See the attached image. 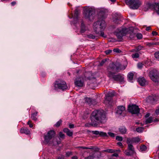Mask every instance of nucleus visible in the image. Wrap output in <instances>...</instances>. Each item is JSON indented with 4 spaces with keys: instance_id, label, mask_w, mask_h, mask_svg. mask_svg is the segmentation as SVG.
<instances>
[{
    "instance_id": "f257e3e1",
    "label": "nucleus",
    "mask_w": 159,
    "mask_h": 159,
    "mask_svg": "<svg viewBox=\"0 0 159 159\" xmlns=\"http://www.w3.org/2000/svg\"><path fill=\"white\" fill-rule=\"evenodd\" d=\"M90 124L94 127H97L98 123H104L106 120V115L103 110H96L93 112L91 116Z\"/></svg>"
},
{
    "instance_id": "f03ea898",
    "label": "nucleus",
    "mask_w": 159,
    "mask_h": 159,
    "mask_svg": "<svg viewBox=\"0 0 159 159\" xmlns=\"http://www.w3.org/2000/svg\"><path fill=\"white\" fill-rule=\"evenodd\" d=\"M93 29L95 33L98 35L103 37L104 36L103 30L106 27L105 22L103 20H100L94 22L93 24Z\"/></svg>"
},
{
    "instance_id": "7ed1b4c3",
    "label": "nucleus",
    "mask_w": 159,
    "mask_h": 159,
    "mask_svg": "<svg viewBox=\"0 0 159 159\" xmlns=\"http://www.w3.org/2000/svg\"><path fill=\"white\" fill-rule=\"evenodd\" d=\"M130 33L129 28L121 27L115 31V34L118 39H121L123 36Z\"/></svg>"
},
{
    "instance_id": "20e7f679",
    "label": "nucleus",
    "mask_w": 159,
    "mask_h": 159,
    "mask_svg": "<svg viewBox=\"0 0 159 159\" xmlns=\"http://www.w3.org/2000/svg\"><path fill=\"white\" fill-rule=\"evenodd\" d=\"M84 14L85 18L89 20L93 19L95 13L94 10L91 7H86L84 10Z\"/></svg>"
},
{
    "instance_id": "39448f33",
    "label": "nucleus",
    "mask_w": 159,
    "mask_h": 159,
    "mask_svg": "<svg viewBox=\"0 0 159 159\" xmlns=\"http://www.w3.org/2000/svg\"><path fill=\"white\" fill-rule=\"evenodd\" d=\"M125 1L126 4L133 9H138L142 4L139 0H125Z\"/></svg>"
},
{
    "instance_id": "423d86ee",
    "label": "nucleus",
    "mask_w": 159,
    "mask_h": 159,
    "mask_svg": "<svg viewBox=\"0 0 159 159\" xmlns=\"http://www.w3.org/2000/svg\"><path fill=\"white\" fill-rule=\"evenodd\" d=\"M54 87L55 90L58 89L64 90L67 88L66 82L63 81L58 80L54 83Z\"/></svg>"
},
{
    "instance_id": "0eeeda50",
    "label": "nucleus",
    "mask_w": 159,
    "mask_h": 159,
    "mask_svg": "<svg viewBox=\"0 0 159 159\" xmlns=\"http://www.w3.org/2000/svg\"><path fill=\"white\" fill-rule=\"evenodd\" d=\"M108 76L114 80L118 81L121 83H123L124 82V75L120 74L115 75L114 73H109L108 75Z\"/></svg>"
},
{
    "instance_id": "6e6552de",
    "label": "nucleus",
    "mask_w": 159,
    "mask_h": 159,
    "mask_svg": "<svg viewBox=\"0 0 159 159\" xmlns=\"http://www.w3.org/2000/svg\"><path fill=\"white\" fill-rule=\"evenodd\" d=\"M149 76L151 80L155 82H159V73L156 70H151L149 73Z\"/></svg>"
},
{
    "instance_id": "1a4fd4ad",
    "label": "nucleus",
    "mask_w": 159,
    "mask_h": 159,
    "mask_svg": "<svg viewBox=\"0 0 159 159\" xmlns=\"http://www.w3.org/2000/svg\"><path fill=\"white\" fill-rule=\"evenodd\" d=\"M55 132L53 130H50L49 131L46 135H44V141L47 143L49 142L51 140L55 135Z\"/></svg>"
},
{
    "instance_id": "9d476101",
    "label": "nucleus",
    "mask_w": 159,
    "mask_h": 159,
    "mask_svg": "<svg viewBox=\"0 0 159 159\" xmlns=\"http://www.w3.org/2000/svg\"><path fill=\"white\" fill-rule=\"evenodd\" d=\"M128 110L132 114H138L139 112V107L135 105H129Z\"/></svg>"
},
{
    "instance_id": "9b49d317",
    "label": "nucleus",
    "mask_w": 159,
    "mask_h": 159,
    "mask_svg": "<svg viewBox=\"0 0 159 159\" xmlns=\"http://www.w3.org/2000/svg\"><path fill=\"white\" fill-rule=\"evenodd\" d=\"M140 141V139L138 137L132 138H128L127 139L126 143H127L132 144L134 143H138Z\"/></svg>"
},
{
    "instance_id": "f8f14e48",
    "label": "nucleus",
    "mask_w": 159,
    "mask_h": 159,
    "mask_svg": "<svg viewBox=\"0 0 159 159\" xmlns=\"http://www.w3.org/2000/svg\"><path fill=\"white\" fill-rule=\"evenodd\" d=\"M116 67H117V64L116 65L113 63H110L107 68L108 71L107 75H108L110 72L113 73L112 72V71H116Z\"/></svg>"
},
{
    "instance_id": "ddd939ff",
    "label": "nucleus",
    "mask_w": 159,
    "mask_h": 159,
    "mask_svg": "<svg viewBox=\"0 0 159 159\" xmlns=\"http://www.w3.org/2000/svg\"><path fill=\"white\" fill-rule=\"evenodd\" d=\"M127 66V64L125 65H122L121 64H117V67L116 68V71L117 72L119 71L120 70H125Z\"/></svg>"
},
{
    "instance_id": "4468645a",
    "label": "nucleus",
    "mask_w": 159,
    "mask_h": 159,
    "mask_svg": "<svg viewBox=\"0 0 159 159\" xmlns=\"http://www.w3.org/2000/svg\"><path fill=\"white\" fill-rule=\"evenodd\" d=\"M125 107L123 106H120L118 107L116 113L120 115L125 111Z\"/></svg>"
},
{
    "instance_id": "2eb2a0df",
    "label": "nucleus",
    "mask_w": 159,
    "mask_h": 159,
    "mask_svg": "<svg viewBox=\"0 0 159 159\" xmlns=\"http://www.w3.org/2000/svg\"><path fill=\"white\" fill-rule=\"evenodd\" d=\"M138 81L139 84L142 86H144L145 85L146 81L143 77L139 78L138 79Z\"/></svg>"
},
{
    "instance_id": "dca6fc26",
    "label": "nucleus",
    "mask_w": 159,
    "mask_h": 159,
    "mask_svg": "<svg viewBox=\"0 0 159 159\" xmlns=\"http://www.w3.org/2000/svg\"><path fill=\"white\" fill-rule=\"evenodd\" d=\"M116 17H113V21L114 23L116 24H120L121 21V19L120 17L118 16L117 15L115 16Z\"/></svg>"
},
{
    "instance_id": "f3484780",
    "label": "nucleus",
    "mask_w": 159,
    "mask_h": 159,
    "mask_svg": "<svg viewBox=\"0 0 159 159\" xmlns=\"http://www.w3.org/2000/svg\"><path fill=\"white\" fill-rule=\"evenodd\" d=\"M63 131L66 133L67 135L70 137L72 136L73 134L72 131H70L69 129L66 128H64L63 129Z\"/></svg>"
},
{
    "instance_id": "a211bd4d",
    "label": "nucleus",
    "mask_w": 159,
    "mask_h": 159,
    "mask_svg": "<svg viewBox=\"0 0 159 159\" xmlns=\"http://www.w3.org/2000/svg\"><path fill=\"white\" fill-rule=\"evenodd\" d=\"M20 132L21 133H24L27 134H29L30 133L29 130L26 128H21L20 130Z\"/></svg>"
},
{
    "instance_id": "6ab92c4d",
    "label": "nucleus",
    "mask_w": 159,
    "mask_h": 159,
    "mask_svg": "<svg viewBox=\"0 0 159 159\" xmlns=\"http://www.w3.org/2000/svg\"><path fill=\"white\" fill-rule=\"evenodd\" d=\"M119 131L121 134H125L127 132V129L125 127L121 126L119 128Z\"/></svg>"
},
{
    "instance_id": "aec40b11",
    "label": "nucleus",
    "mask_w": 159,
    "mask_h": 159,
    "mask_svg": "<svg viewBox=\"0 0 159 159\" xmlns=\"http://www.w3.org/2000/svg\"><path fill=\"white\" fill-rule=\"evenodd\" d=\"M75 84L79 87H82L83 85V82L81 80H78L75 82Z\"/></svg>"
},
{
    "instance_id": "412c9836",
    "label": "nucleus",
    "mask_w": 159,
    "mask_h": 159,
    "mask_svg": "<svg viewBox=\"0 0 159 159\" xmlns=\"http://www.w3.org/2000/svg\"><path fill=\"white\" fill-rule=\"evenodd\" d=\"M151 4L150 3H147L144 6L143 9L144 11H147L149 9L151 8Z\"/></svg>"
},
{
    "instance_id": "4be33fe9",
    "label": "nucleus",
    "mask_w": 159,
    "mask_h": 159,
    "mask_svg": "<svg viewBox=\"0 0 159 159\" xmlns=\"http://www.w3.org/2000/svg\"><path fill=\"white\" fill-rule=\"evenodd\" d=\"M128 144V149L129 150L131 151L135 152L134 148L133 145L130 143H127Z\"/></svg>"
},
{
    "instance_id": "5701e85b",
    "label": "nucleus",
    "mask_w": 159,
    "mask_h": 159,
    "mask_svg": "<svg viewBox=\"0 0 159 159\" xmlns=\"http://www.w3.org/2000/svg\"><path fill=\"white\" fill-rule=\"evenodd\" d=\"M80 28V32L81 33H84L85 31L86 27L83 22H81Z\"/></svg>"
},
{
    "instance_id": "b1692460",
    "label": "nucleus",
    "mask_w": 159,
    "mask_h": 159,
    "mask_svg": "<svg viewBox=\"0 0 159 159\" xmlns=\"http://www.w3.org/2000/svg\"><path fill=\"white\" fill-rule=\"evenodd\" d=\"M124 152L125 155L127 156H132L135 153L133 152H131V151L129 150L128 149L125 150Z\"/></svg>"
},
{
    "instance_id": "393cba45",
    "label": "nucleus",
    "mask_w": 159,
    "mask_h": 159,
    "mask_svg": "<svg viewBox=\"0 0 159 159\" xmlns=\"http://www.w3.org/2000/svg\"><path fill=\"white\" fill-rule=\"evenodd\" d=\"M134 76V74L132 72H129L128 75L127 77L128 80L130 81H131L133 79Z\"/></svg>"
},
{
    "instance_id": "a878e982",
    "label": "nucleus",
    "mask_w": 159,
    "mask_h": 159,
    "mask_svg": "<svg viewBox=\"0 0 159 159\" xmlns=\"http://www.w3.org/2000/svg\"><path fill=\"white\" fill-rule=\"evenodd\" d=\"M79 14V11L77 9H76L75 11V13L73 17L74 19H77Z\"/></svg>"
},
{
    "instance_id": "bb28decb",
    "label": "nucleus",
    "mask_w": 159,
    "mask_h": 159,
    "mask_svg": "<svg viewBox=\"0 0 159 159\" xmlns=\"http://www.w3.org/2000/svg\"><path fill=\"white\" fill-rule=\"evenodd\" d=\"M94 101L90 98H85V101L89 104H93Z\"/></svg>"
},
{
    "instance_id": "cd10ccee",
    "label": "nucleus",
    "mask_w": 159,
    "mask_h": 159,
    "mask_svg": "<svg viewBox=\"0 0 159 159\" xmlns=\"http://www.w3.org/2000/svg\"><path fill=\"white\" fill-rule=\"evenodd\" d=\"M135 48L136 50L137 51V52L140 50H143L144 49V47L141 45H139L138 46L136 47Z\"/></svg>"
},
{
    "instance_id": "c85d7f7f",
    "label": "nucleus",
    "mask_w": 159,
    "mask_h": 159,
    "mask_svg": "<svg viewBox=\"0 0 159 159\" xmlns=\"http://www.w3.org/2000/svg\"><path fill=\"white\" fill-rule=\"evenodd\" d=\"M147 149V147L144 145H142L140 146V151L141 152L145 151Z\"/></svg>"
},
{
    "instance_id": "c756f323",
    "label": "nucleus",
    "mask_w": 159,
    "mask_h": 159,
    "mask_svg": "<svg viewBox=\"0 0 159 159\" xmlns=\"http://www.w3.org/2000/svg\"><path fill=\"white\" fill-rule=\"evenodd\" d=\"M154 9L157 11V13L159 14V4L157 3L155 4L154 6Z\"/></svg>"
},
{
    "instance_id": "7c9ffc66",
    "label": "nucleus",
    "mask_w": 159,
    "mask_h": 159,
    "mask_svg": "<svg viewBox=\"0 0 159 159\" xmlns=\"http://www.w3.org/2000/svg\"><path fill=\"white\" fill-rule=\"evenodd\" d=\"M37 112H36L33 113L32 115L31 116V118L32 120H37V118L36 116H37Z\"/></svg>"
},
{
    "instance_id": "2f4dec72",
    "label": "nucleus",
    "mask_w": 159,
    "mask_h": 159,
    "mask_svg": "<svg viewBox=\"0 0 159 159\" xmlns=\"http://www.w3.org/2000/svg\"><path fill=\"white\" fill-rule=\"evenodd\" d=\"M153 121L152 118L150 117L148 118L146 120V124L151 123Z\"/></svg>"
},
{
    "instance_id": "473e14b6",
    "label": "nucleus",
    "mask_w": 159,
    "mask_h": 159,
    "mask_svg": "<svg viewBox=\"0 0 159 159\" xmlns=\"http://www.w3.org/2000/svg\"><path fill=\"white\" fill-rule=\"evenodd\" d=\"M87 37L89 39H97V37L93 35L92 34H90L89 35H88L87 36Z\"/></svg>"
},
{
    "instance_id": "72a5a7b5",
    "label": "nucleus",
    "mask_w": 159,
    "mask_h": 159,
    "mask_svg": "<svg viewBox=\"0 0 159 159\" xmlns=\"http://www.w3.org/2000/svg\"><path fill=\"white\" fill-rule=\"evenodd\" d=\"M103 152H106L109 153H114V151L113 149H107L103 150L102 151Z\"/></svg>"
},
{
    "instance_id": "f704fd0d",
    "label": "nucleus",
    "mask_w": 159,
    "mask_h": 159,
    "mask_svg": "<svg viewBox=\"0 0 159 159\" xmlns=\"http://www.w3.org/2000/svg\"><path fill=\"white\" fill-rule=\"evenodd\" d=\"M150 99L152 101L156 102L158 100V98L156 96L151 97H150Z\"/></svg>"
},
{
    "instance_id": "c9c22d12",
    "label": "nucleus",
    "mask_w": 159,
    "mask_h": 159,
    "mask_svg": "<svg viewBox=\"0 0 159 159\" xmlns=\"http://www.w3.org/2000/svg\"><path fill=\"white\" fill-rule=\"evenodd\" d=\"M132 57L133 58H138L139 57V55L138 53H136L133 54Z\"/></svg>"
},
{
    "instance_id": "e433bc0d",
    "label": "nucleus",
    "mask_w": 159,
    "mask_h": 159,
    "mask_svg": "<svg viewBox=\"0 0 159 159\" xmlns=\"http://www.w3.org/2000/svg\"><path fill=\"white\" fill-rule=\"evenodd\" d=\"M99 135L102 137H106L107 136V134L105 132H99Z\"/></svg>"
},
{
    "instance_id": "4c0bfd02",
    "label": "nucleus",
    "mask_w": 159,
    "mask_h": 159,
    "mask_svg": "<svg viewBox=\"0 0 159 159\" xmlns=\"http://www.w3.org/2000/svg\"><path fill=\"white\" fill-rule=\"evenodd\" d=\"M143 128L142 127H138L136 128V130L138 132L140 133L143 130Z\"/></svg>"
},
{
    "instance_id": "58836bf2",
    "label": "nucleus",
    "mask_w": 159,
    "mask_h": 159,
    "mask_svg": "<svg viewBox=\"0 0 159 159\" xmlns=\"http://www.w3.org/2000/svg\"><path fill=\"white\" fill-rule=\"evenodd\" d=\"M112 99V98L109 96H108L107 95H106V98H105V101H107L109 102H110L111 101Z\"/></svg>"
},
{
    "instance_id": "ea45409f",
    "label": "nucleus",
    "mask_w": 159,
    "mask_h": 159,
    "mask_svg": "<svg viewBox=\"0 0 159 159\" xmlns=\"http://www.w3.org/2000/svg\"><path fill=\"white\" fill-rule=\"evenodd\" d=\"M136 36L138 39H140L142 38V35L140 33L137 34Z\"/></svg>"
},
{
    "instance_id": "a19ab883",
    "label": "nucleus",
    "mask_w": 159,
    "mask_h": 159,
    "mask_svg": "<svg viewBox=\"0 0 159 159\" xmlns=\"http://www.w3.org/2000/svg\"><path fill=\"white\" fill-rule=\"evenodd\" d=\"M113 51L114 52L116 53H120L121 52V51L118 48H116L113 49Z\"/></svg>"
},
{
    "instance_id": "79ce46f5",
    "label": "nucleus",
    "mask_w": 159,
    "mask_h": 159,
    "mask_svg": "<svg viewBox=\"0 0 159 159\" xmlns=\"http://www.w3.org/2000/svg\"><path fill=\"white\" fill-rule=\"evenodd\" d=\"M157 43H150L147 44V45L149 46H152L153 45H157Z\"/></svg>"
},
{
    "instance_id": "37998d69",
    "label": "nucleus",
    "mask_w": 159,
    "mask_h": 159,
    "mask_svg": "<svg viewBox=\"0 0 159 159\" xmlns=\"http://www.w3.org/2000/svg\"><path fill=\"white\" fill-rule=\"evenodd\" d=\"M59 137L62 139H64L65 135L61 132H60L59 133Z\"/></svg>"
},
{
    "instance_id": "c03bdc74",
    "label": "nucleus",
    "mask_w": 159,
    "mask_h": 159,
    "mask_svg": "<svg viewBox=\"0 0 159 159\" xmlns=\"http://www.w3.org/2000/svg\"><path fill=\"white\" fill-rule=\"evenodd\" d=\"M27 124L29 125L30 127V128H32L33 126V124L32 123V121L30 120L28 122Z\"/></svg>"
},
{
    "instance_id": "a18cd8bd",
    "label": "nucleus",
    "mask_w": 159,
    "mask_h": 159,
    "mask_svg": "<svg viewBox=\"0 0 159 159\" xmlns=\"http://www.w3.org/2000/svg\"><path fill=\"white\" fill-rule=\"evenodd\" d=\"M155 57L156 58L159 59V52H156L155 54Z\"/></svg>"
},
{
    "instance_id": "49530a36",
    "label": "nucleus",
    "mask_w": 159,
    "mask_h": 159,
    "mask_svg": "<svg viewBox=\"0 0 159 159\" xmlns=\"http://www.w3.org/2000/svg\"><path fill=\"white\" fill-rule=\"evenodd\" d=\"M116 139L119 141H121L122 140L123 138L121 137L118 136L116 137Z\"/></svg>"
},
{
    "instance_id": "de8ad7c7",
    "label": "nucleus",
    "mask_w": 159,
    "mask_h": 159,
    "mask_svg": "<svg viewBox=\"0 0 159 159\" xmlns=\"http://www.w3.org/2000/svg\"><path fill=\"white\" fill-rule=\"evenodd\" d=\"M61 122L62 121L61 120H59L55 125V126L57 127L59 126L60 125L61 123Z\"/></svg>"
},
{
    "instance_id": "09e8293b",
    "label": "nucleus",
    "mask_w": 159,
    "mask_h": 159,
    "mask_svg": "<svg viewBox=\"0 0 159 159\" xmlns=\"http://www.w3.org/2000/svg\"><path fill=\"white\" fill-rule=\"evenodd\" d=\"M108 134L109 136L111 137H115V134L113 133L108 132Z\"/></svg>"
},
{
    "instance_id": "8fccbe9b",
    "label": "nucleus",
    "mask_w": 159,
    "mask_h": 159,
    "mask_svg": "<svg viewBox=\"0 0 159 159\" xmlns=\"http://www.w3.org/2000/svg\"><path fill=\"white\" fill-rule=\"evenodd\" d=\"M92 133L94 134L98 135L99 134V132L98 131L95 130V131H92Z\"/></svg>"
},
{
    "instance_id": "3c124183",
    "label": "nucleus",
    "mask_w": 159,
    "mask_h": 159,
    "mask_svg": "<svg viewBox=\"0 0 159 159\" xmlns=\"http://www.w3.org/2000/svg\"><path fill=\"white\" fill-rule=\"evenodd\" d=\"M112 50H106L105 51V53L107 54L108 55L110 53H111L112 52Z\"/></svg>"
},
{
    "instance_id": "603ef678",
    "label": "nucleus",
    "mask_w": 159,
    "mask_h": 159,
    "mask_svg": "<svg viewBox=\"0 0 159 159\" xmlns=\"http://www.w3.org/2000/svg\"><path fill=\"white\" fill-rule=\"evenodd\" d=\"M72 155V153L71 152H67L66 153V157H69Z\"/></svg>"
},
{
    "instance_id": "864d4df0",
    "label": "nucleus",
    "mask_w": 159,
    "mask_h": 159,
    "mask_svg": "<svg viewBox=\"0 0 159 159\" xmlns=\"http://www.w3.org/2000/svg\"><path fill=\"white\" fill-rule=\"evenodd\" d=\"M143 66V65L141 63H139L138 64V67L139 68H141Z\"/></svg>"
},
{
    "instance_id": "5fc2aeb1",
    "label": "nucleus",
    "mask_w": 159,
    "mask_h": 159,
    "mask_svg": "<svg viewBox=\"0 0 159 159\" xmlns=\"http://www.w3.org/2000/svg\"><path fill=\"white\" fill-rule=\"evenodd\" d=\"M107 95L111 98L114 96V94L113 93L111 92L109 93Z\"/></svg>"
},
{
    "instance_id": "6e6d98bb",
    "label": "nucleus",
    "mask_w": 159,
    "mask_h": 159,
    "mask_svg": "<svg viewBox=\"0 0 159 159\" xmlns=\"http://www.w3.org/2000/svg\"><path fill=\"white\" fill-rule=\"evenodd\" d=\"M129 52H137V51L136 50V48L134 49H133L131 50H130L129 51Z\"/></svg>"
},
{
    "instance_id": "4d7b16f0",
    "label": "nucleus",
    "mask_w": 159,
    "mask_h": 159,
    "mask_svg": "<svg viewBox=\"0 0 159 159\" xmlns=\"http://www.w3.org/2000/svg\"><path fill=\"white\" fill-rule=\"evenodd\" d=\"M152 34L153 36L157 35L158 34V33L156 31H153L152 32Z\"/></svg>"
},
{
    "instance_id": "13d9d810",
    "label": "nucleus",
    "mask_w": 159,
    "mask_h": 159,
    "mask_svg": "<svg viewBox=\"0 0 159 159\" xmlns=\"http://www.w3.org/2000/svg\"><path fill=\"white\" fill-rule=\"evenodd\" d=\"M106 60L105 59L102 60L100 63L101 66H102L103 65L104 63L105 62Z\"/></svg>"
},
{
    "instance_id": "bf43d9fd",
    "label": "nucleus",
    "mask_w": 159,
    "mask_h": 159,
    "mask_svg": "<svg viewBox=\"0 0 159 159\" xmlns=\"http://www.w3.org/2000/svg\"><path fill=\"white\" fill-rule=\"evenodd\" d=\"M134 34L133 32H132V33L130 35H129V37L131 38L132 39L134 38Z\"/></svg>"
},
{
    "instance_id": "052dcab7",
    "label": "nucleus",
    "mask_w": 159,
    "mask_h": 159,
    "mask_svg": "<svg viewBox=\"0 0 159 159\" xmlns=\"http://www.w3.org/2000/svg\"><path fill=\"white\" fill-rule=\"evenodd\" d=\"M155 113L158 116L159 115V108L156 109Z\"/></svg>"
},
{
    "instance_id": "680f3d73",
    "label": "nucleus",
    "mask_w": 159,
    "mask_h": 159,
    "mask_svg": "<svg viewBox=\"0 0 159 159\" xmlns=\"http://www.w3.org/2000/svg\"><path fill=\"white\" fill-rule=\"evenodd\" d=\"M117 144L119 145V146H120L121 147V148H123V144H122V143H121V142H118L117 143Z\"/></svg>"
},
{
    "instance_id": "e2e57ef3",
    "label": "nucleus",
    "mask_w": 159,
    "mask_h": 159,
    "mask_svg": "<svg viewBox=\"0 0 159 159\" xmlns=\"http://www.w3.org/2000/svg\"><path fill=\"white\" fill-rule=\"evenodd\" d=\"M74 126V125L73 124H70L69 125V127L70 129L73 128Z\"/></svg>"
},
{
    "instance_id": "0e129e2a",
    "label": "nucleus",
    "mask_w": 159,
    "mask_h": 159,
    "mask_svg": "<svg viewBox=\"0 0 159 159\" xmlns=\"http://www.w3.org/2000/svg\"><path fill=\"white\" fill-rule=\"evenodd\" d=\"M112 156L115 157H117L118 156V155L116 153H114L112 154Z\"/></svg>"
},
{
    "instance_id": "69168bd1",
    "label": "nucleus",
    "mask_w": 159,
    "mask_h": 159,
    "mask_svg": "<svg viewBox=\"0 0 159 159\" xmlns=\"http://www.w3.org/2000/svg\"><path fill=\"white\" fill-rule=\"evenodd\" d=\"M11 4L12 6H13L16 4V2L15 1H13L12 2Z\"/></svg>"
},
{
    "instance_id": "338daca9",
    "label": "nucleus",
    "mask_w": 159,
    "mask_h": 159,
    "mask_svg": "<svg viewBox=\"0 0 159 159\" xmlns=\"http://www.w3.org/2000/svg\"><path fill=\"white\" fill-rule=\"evenodd\" d=\"M151 27L150 26H148V27H147L146 29V30L147 31H148L149 30H150L151 29Z\"/></svg>"
},
{
    "instance_id": "774afa93",
    "label": "nucleus",
    "mask_w": 159,
    "mask_h": 159,
    "mask_svg": "<svg viewBox=\"0 0 159 159\" xmlns=\"http://www.w3.org/2000/svg\"><path fill=\"white\" fill-rule=\"evenodd\" d=\"M114 152H120V150L119 149L118 150H114Z\"/></svg>"
}]
</instances>
